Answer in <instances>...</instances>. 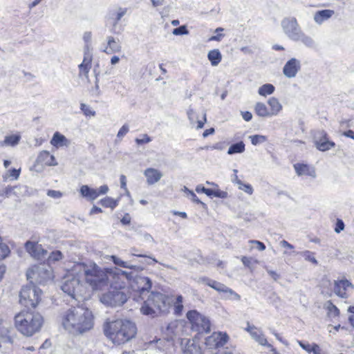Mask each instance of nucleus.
<instances>
[{
	"label": "nucleus",
	"mask_w": 354,
	"mask_h": 354,
	"mask_svg": "<svg viewBox=\"0 0 354 354\" xmlns=\"http://www.w3.org/2000/svg\"><path fill=\"white\" fill-rule=\"evenodd\" d=\"M187 318L189 320L192 330L201 333H208L210 330V322L207 317L201 314L196 310L187 313Z\"/></svg>",
	"instance_id": "9d476101"
},
{
	"label": "nucleus",
	"mask_w": 354,
	"mask_h": 354,
	"mask_svg": "<svg viewBox=\"0 0 354 354\" xmlns=\"http://www.w3.org/2000/svg\"><path fill=\"white\" fill-rule=\"evenodd\" d=\"M129 131V125L125 124H124L118 131L117 137L118 138H122Z\"/></svg>",
	"instance_id": "4d7b16f0"
},
{
	"label": "nucleus",
	"mask_w": 354,
	"mask_h": 354,
	"mask_svg": "<svg viewBox=\"0 0 354 354\" xmlns=\"http://www.w3.org/2000/svg\"><path fill=\"white\" fill-rule=\"evenodd\" d=\"M296 174L299 176H307L313 178L317 176L314 167L304 163H296L293 165Z\"/></svg>",
	"instance_id": "aec40b11"
},
{
	"label": "nucleus",
	"mask_w": 354,
	"mask_h": 354,
	"mask_svg": "<svg viewBox=\"0 0 354 354\" xmlns=\"http://www.w3.org/2000/svg\"><path fill=\"white\" fill-rule=\"evenodd\" d=\"M214 197H217V198H225L227 197V193L225 191L216 189V190H214Z\"/></svg>",
	"instance_id": "680f3d73"
},
{
	"label": "nucleus",
	"mask_w": 354,
	"mask_h": 354,
	"mask_svg": "<svg viewBox=\"0 0 354 354\" xmlns=\"http://www.w3.org/2000/svg\"><path fill=\"white\" fill-rule=\"evenodd\" d=\"M229 337L226 333L214 332L205 339V345L209 348H216L224 346L228 341Z\"/></svg>",
	"instance_id": "4468645a"
},
{
	"label": "nucleus",
	"mask_w": 354,
	"mask_h": 354,
	"mask_svg": "<svg viewBox=\"0 0 354 354\" xmlns=\"http://www.w3.org/2000/svg\"><path fill=\"white\" fill-rule=\"evenodd\" d=\"M250 243L256 245V248L259 251H263L266 249V245L263 242L256 240H251L249 241Z\"/></svg>",
	"instance_id": "bf43d9fd"
},
{
	"label": "nucleus",
	"mask_w": 354,
	"mask_h": 354,
	"mask_svg": "<svg viewBox=\"0 0 354 354\" xmlns=\"http://www.w3.org/2000/svg\"><path fill=\"white\" fill-rule=\"evenodd\" d=\"M183 323L178 321H174L171 322L167 326V330L171 332L174 336H177L179 335V331L183 328Z\"/></svg>",
	"instance_id": "e433bc0d"
},
{
	"label": "nucleus",
	"mask_w": 354,
	"mask_h": 354,
	"mask_svg": "<svg viewBox=\"0 0 354 354\" xmlns=\"http://www.w3.org/2000/svg\"><path fill=\"white\" fill-rule=\"evenodd\" d=\"M319 135L320 136L319 137L317 136L315 137V145L317 149L326 151L335 146L334 142L328 140L327 133L324 131L319 132Z\"/></svg>",
	"instance_id": "a211bd4d"
},
{
	"label": "nucleus",
	"mask_w": 354,
	"mask_h": 354,
	"mask_svg": "<svg viewBox=\"0 0 354 354\" xmlns=\"http://www.w3.org/2000/svg\"><path fill=\"white\" fill-rule=\"evenodd\" d=\"M109 284L110 288L126 290L127 281L131 277V272L121 270L118 268H108Z\"/></svg>",
	"instance_id": "9b49d317"
},
{
	"label": "nucleus",
	"mask_w": 354,
	"mask_h": 354,
	"mask_svg": "<svg viewBox=\"0 0 354 354\" xmlns=\"http://www.w3.org/2000/svg\"><path fill=\"white\" fill-rule=\"evenodd\" d=\"M135 141L138 145H141L150 142L151 139L147 134H143L142 138H137Z\"/></svg>",
	"instance_id": "603ef678"
},
{
	"label": "nucleus",
	"mask_w": 354,
	"mask_h": 354,
	"mask_svg": "<svg viewBox=\"0 0 354 354\" xmlns=\"http://www.w3.org/2000/svg\"><path fill=\"white\" fill-rule=\"evenodd\" d=\"M37 161L47 166H56L58 165L55 156L47 151H43L39 154Z\"/></svg>",
	"instance_id": "a878e982"
},
{
	"label": "nucleus",
	"mask_w": 354,
	"mask_h": 354,
	"mask_svg": "<svg viewBox=\"0 0 354 354\" xmlns=\"http://www.w3.org/2000/svg\"><path fill=\"white\" fill-rule=\"evenodd\" d=\"M63 328L73 335H82L94 326V316L91 310L82 306L73 307L60 316Z\"/></svg>",
	"instance_id": "f03ea898"
},
{
	"label": "nucleus",
	"mask_w": 354,
	"mask_h": 354,
	"mask_svg": "<svg viewBox=\"0 0 354 354\" xmlns=\"http://www.w3.org/2000/svg\"><path fill=\"white\" fill-rule=\"evenodd\" d=\"M183 297L181 295H178L176 299V301L174 304V313L177 315H180L183 311Z\"/></svg>",
	"instance_id": "ea45409f"
},
{
	"label": "nucleus",
	"mask_w": 354,
	"mask_h": 354,
	"mask_svg": "<svg viewBox=\"0 0 354 354\" xmlns=\"http://www.w3.org/2000/svg\"><path fill=\"white\" fill-rule=\"evenodd\" d=\"M105 336L115 344H124L133 339L137 333L136 324L127 319L106 322L103 326Z\"/></svg>",
	"instance_id": "7ed1b4c3"
},
{
	"label": "nucleus",
	"mask_w": 354,
	"mask_h": 354,
	"mask_svg": "<svg viewBox=\"0 0 354 354\" xmlns=\"http://www.w3.org/2000/svg\"><path fill=\"white\" fill-rule=\"evenodd\" d=\"M127 12V8H118L115 12L113 13V17H111L113 20L112 27L110 29V32L114 34H119L120 32L116 30V27L118 26V22L122 18L123 16L126 15Z\"/></svg>",
	"instance_id": "393cba45"
},
{
	"label": "nucleus",
	"mask_w": 354,
	"mask_h": 354,
	"mask_svg": "<svg viewBox=\"0 0 354 354\" xmlns=\"http://www.w3.org/2000/svg\"><path fill=\"white\" fill-rule=\"evenodd\" d=\"M144 175L149 185H154L162 177V174L160 171L151 167L146 169L144 171Z\"/></svg>",
	"instance_id": "412c9836"
},
{
	"label": "nucleus",
	"mask_w": 354,
	"mask_h": 354,
	"mask_svg": "<svg viewBox=\"0 0 354 354\" xmlns=\"http://www.w3.org/2000/svg\"><path fill=\"white\" fill-rule=\"evenodd\" d=\"M301 68V62L296 58H291L283 66V74L288 78H294L300 71Z\"/></svg>",
	"instance_id": "f3484780"
},
{
	"label": "nucleus",
	"mask_w": 354,
	"mask_h": 354,
	"mask_svg": "<svg viewBox=\"0 0 354 354\" xmlns=\"http://www.w3.org/2000/svg\"><path fill=\"white\" fill-rule=\"evenodd\" d=\"M10 253L9 247L4 243H2L1 237L0 236V261L6 259Z\"/></svg>",
	"instance_id": "a19ab883"
},
{
	"label": "nucleus",
	"mask_w": 354,
	"mask_h": 354,
	"mask_svg": "<svg viewBox=\"0 0 354 354\" xmlns=\"http://www.w3.org/2000/svg\"><path fill=\"white\" fill-rule=\"evenodd\" d=\"M189 196H190V198L191 200L197 203V204H201L202 205L203 207H205L206 205L203 203L198 197L194 193V192H189Z\"/></svg>",
	"instance_id": "e2e57ef3"
},
{
	"label": "nucleus",
	"mask_w": 354,
	"mask_h": 354,
	"mask_svg": "<svg viewBox=\"0 0 354 354\" xmlns=\"http://www.w3.org/2000/svg\"><path fill=\"white\" fill-rule=\"evenodd\" d=\"M221 294H223L222 298L224 299H229L233 301H239L241 299V296L235 291H234L232 289L227 287V286H225Z\"/></svg>",
	"instance_id": "473e14b6"
},
{
	"label": "nucleus",
	"mask_w": 354,
	"mask_h": 354,
	"mask_svg": "<svg viewBox=\"0 0 354 354\" xmlns=\"http://www.w3.org/2000/svg\"><path fill=\"white\" fill-rule=\"evenodd\" d=\"M254 112L255 113L262 118H268L270 117L269 109L267 106L261 102H258L254 105Z\"/></svg>",
	"instance_id": "c756f323"
},
{
	"label": "nucleus",
	"mask_w": 354,
	"mask_h": 354,
	"mask_svg": "<svg viewBox=\"0 0 354 354\" xmlns=\"http://www.w3.org/2000/svg\"><path fill=\"white\" fill-rule=\"evenodd\" d=\"M91 55L88 53L85 52L82 62L78 66L79 76L85 77L88 79V73L91 68Z\"/></svg>",
	"instance_id": "4be33fe9"
},
{
	"label": "nucleus",
	"mask_w": 354,
	"mask_h": 354,
	"mask_svg": "<svg viewBox=\"0 0 354 354\" xmlns=\"http://www.w3.org/2000/svg\"><path fill=\"white\" fill-rule=\"evenodd\" d=\"M129 283L133 299L136 301L144 300L151 288V281L149 277L141 275L133 277L132 273Z\"/></svg>",
	"instance_id": "423d86ee"
},
{
	"label": "nucleus",
	"mask_w": 354,
	"mask_h": 354,
	"mask_svg": "<svg viewBox=\"0 0 354 354\" xmlns=\"http://www.w3.org/2000/svg\"><path fill=\"white\" fill-rule=\"evenodd\" d=\"M198 282L209 286V284H212V283L213 282V279H209L208 277H203L198 278Z\"/></svg>",
	"instance_id": "0e129e2a"
},
{
	"label": "nucleus",
	"mask_w": 354,
	"mask_h": 354,
	"mask_svg": "<svg viewBox=\"0 0 354 354\" xmlns=\"http://www.w3.org/2000/svg\"><path fill=\"white\" fill-rule=\"evenodd\" d=\"M299 345L305 350L307 353H311L312 349H313V344H310L308 342H304L302 341L298 340L297 341Z\"/></svg>",
	"instance_id": "6e6d98bb"
},
{
	"label": "nucleus",
	"mask_w": 354,
	"mask_h": 354,
	"mask_svg": "<svg viewBox=\"0 0 354 354\" xmlns=\"http://www.w3.org/2000/svg\"><path fill=\"white\" fill-rule=\"evenodd\" d=\"M108 268L94 262L75 263L69 274L64 277L62 290L73 299L80 301L90 297L88 285L93 291L102 290L109 285Z\"/></svg>",
	"instance_id": "f257e3e1"
},
{
	"label": "nucleus",
	"mask_w": 354,
	"mask_h": 354,
	"mask_svg": "<svg viewBox=\"0 0 354 354\" xmlns=\"http://www.w3.org/2000/svg\"><path fill=\"white\" fill-rule=\"evenodd\" d=\"M106 41L107 46L103 50L104 53H106V54H112L120 53L121 51V45L119 44V41H116V39L113 37L108 36L106 37Z\"/></svg>",
	"instance_id": "b1692460"
},
{
	"label": "nucleus",
	"mask_w": 354,
	"mask_h": 354,
	"mask_svg": "<svg viewBox=\"0 0 354 354\" xmlns=\"http://www.w3.org/2000/svg\"><path fill=\"white\" fill-rule=\"evenodd\" d=\"M241 115L244 120L249 122L252 118V114L250 111H242Z\"/></svg>",
	"instance_id": "69168bd1"
},
{
	"label": "nucleus",
	"mask_w": 354,
	"mask_h": 354,
	"mask_svg": "<svg viewBox=\"0 0 354 354\" xmlns=\"http://www.w3.org/2000/svg\"><path fill=\"white\" fill-rule=\"evenodd\" d=\"M328 314L330 317H337L339 315V310L330 301L326 304Z\"/></svg>",
	"instance_id": "58836bf2"
},
{
	"label": "nucleus",
	"mask_w": 354,
	"mask_h": 354,
	"mask_svg": "<svg viewBox=\"0 0 354 354\" xmlns=\"http://www.w3.org/2000/svg\"><path fill=\"white\" fill-rule=\"evenodd\" d=\"M21 139V136L19 135H11L7 136L5 137L3 141L1 142V146H16L18 145L19 140Z\"/></svg>",
	"instance_id": "f704fd0d"
},
{
	"label": "nucleus",
	"mask_w": 354,
	"mask_h": 354,
	"mask_svg": "<svg viewBox=\"0 0 354 354\" xmlns=\"http://www.w3.org/2000/svg\"><path fill=\"white\" fill-rule=\"evenodd\" d=\"M249 138L251 143L254 146L263 143L267 140V137L263 135H252L249 136Z\"/></svg>",
	"instance_id": "79ce46f5"
},
{
	"label": "nucleus",
	"mask_w": 354,
	"mask_h": 354,
	"mask_svg": "<svg viewBox=\"0 0 354 354\" xmlns=\"http://www.w3.org/2000/svg\"><path fill=\"white\" fill-rule=\"evenodd\" d=\"M80 109L86 116H94L95 115V111L84 103L80 104Z\"/></svg>",
	"instance_id": "de8ad7c7"
},
{
	"label": "nucleus",
	"mask_w": 354,
	"mask_h": 354,
	"mask_svg": "<svg viewBox=\"0 0 354 354\" xmlns=\"http://www.w3.org/2000/svg\"><path fill=\"white\" fill-rule=\"evenodd\" d=\"M269 112L270 117L277 115L282 110L283 106L279 100L274 97L268 99Z\"/></svg>",
	"instance_id": "bb28decb"
},
{
	"label": "nucleus",
	"mask_w": 354,
	"mask_h": 354,
	"mask_svg": "<svg viewBox=\"0 0 354 354\" xmlns=\"http://www.w3.org/2000/svg\"><path fill=\"white\" fill-rule=\"evenodd\" d=\"M334 14L335 11L333 10H318L314 14L313 19L317 24L321 25L331 18Z\"/></svg>",
	"instance_id": "5701e85b"
},
{
	"label": "nucleus",
	"mask_w": 354,
	"mask_h": 354,
	"mask_svg": "<svg viewBox=\"0 0 354 354\" xmlns=\"http://www.w3.org/2000/svg\"><path fill=\"white\" fill-rule=\"evenodd\" d=\"M252 258L247 257H243L241 258V261L243 262V265L248 268H250L252 264Z\"/></svg>",
	"instance_id": "338daca9"
},
{
	"label": "nucleus",
	"mask_w": 354,
	"mask_h": 354,
	"mask_svg": "<svg viewBox=\"0 0 354 354\" xmlns=\"http://www.w3.org/2000/svg\"><path fill=\"white\" fill-rule=\"evenodd\" d=\"M119 199L115 200L111 197H105L100 201V203L104 207H110L112 209L118 205Z\"/></svg>",
	"instance_id": "4c0bfd02"
},
{
	"label": "nucleus",
	"mask_w": 354,
	"mask_h": 354,
	"mask_svg": "<svg viewBox=\"0 0 354 354\" xmlns=\"http://www.w3.org/2000/svg\"><path fill=\"white\" fill-rule=\"evenodd\" d=\"M92 39V33L90 31H86L83 35V40L85 42V48L88 49Z\"/></svg>",
	"instance_id": "864d4df0"
},
{
	"label": "nucleus",
	"mask_w": 354,
	"mask_h": 354,
	"mask_svg": "<svg viewBox=\"0 0 354 354\" xmlns=\"http://www.w3.org/2000/svg\"><path fill=\"white\" fill-rule=\"evenodd\" d=\"M187 114L189 120L192 124H193L195 121V112L194 109L191 107H189V109L187 111Z\"/></svg>",
	"instance_id": "052dcab7"
},
{
	"label": "nucleus",
	"mask_w": 354,
	"mask_h": 354,
	"mask_svg": "<svg viewBox=\"0 0 354 354\" xmlns=\"http://www.w3.org/2000/svg\"><path fill=\"white\" fill-rule=\"evenodd\" d=\"M47 196L53 198H60L63 196V193L58 190L49 189Z\"/></svg>",
	"instance_id": "5fc2aeb1"
},
{
	"label": "nucleus",
	"mask_w": 354,
	"mask_h": 354,
	"mask_svg": "<svg viewBox=\"0 0 354 354\" xmlns=\"http://www.w3.org/2000/svg\"><path fill=\"white\" fill-rule=\"evenodd\" d=\"M245 330H246L250 334L251 338L259 344L268 348H272L271 344L268 342L267 339L260 328H258L254 325H251L249 322H247V326L245 328Z\"/></svg>",
	"instance_id": "2eb2a0df"
},
{
	"label": "nucleus",
	"mask_w": 354,
	"mask_h": 354,
	"mask_svg": "<svg viewBox=\"0 0 354 354\" xmlns=\"http://www.w3.org/2000/svg\"><path fill=\"white\" fill-rule=\"evenodd\" d=\"M300 254L305 259L306 261H310L315 265H317L318 262L315 257V253L309 250L301 252Z\"/></svg>",
	"instance_id": "c03bdc74"
},
{
	"label": "nucleus",
	"mask_w": 354,
	"mask_h": 354,
	"mask_svg": "<svg viewBox=\"0 0 354 354\" xmlns=\"http://www.w3.org/2000/svg\"><path fill=\"white\" fill-rule=\"evenodd\" d=\"M225 285L222 283H220L218 281H216L215 280H213V282L212 283V284H209V287H211L212 288L214 289L215 290H216L219 293H222L224 288H225Z\"/></svg>",
	"instance_id": "8fccbe9b"
},
{
	"label": "nucleus",
	"mask_w": 354,
	"mask_h": 354,
	"mask_svg": "<svg viewBox=\"0 0 354 354\" xmlns=\"http://www.w3.org/2000/svg\"><path fill=\"white\" fill-rule=\"evenodd\" d=\"M25 248L31 257L38 260L45 259L48 254L47 250L37 242L28 241L25 243Z\"/></svg>",
	"instance_id": "dca6fc26"
},
{
	"label": "nucleus",
	"mask_w": 354,
	"mask_h": 354,
	"mask_svg": "<svg viewBox=\"0 0 354 354\" xmlns=\"http://www.w3.org/2000/svg\"><path fill=\"white\" fill-rule=\"evenodd\" d=\"M295 41H301L308 48H314L315 46L314 39L311 37L305 34L303 31L299 34L298 37L296 38Z\"/></svg>",
	"instance_id": "2f4dec72"
},
{
	"label": "nucleus",
	"mask_w": 354,
	"mask_h": 354,
	"mask_svg": "<svg viewBox=\"0 0 354 354\" xmlns=\"http://www.w3.org/2000/svg\"><path fill=\"white\" fill-rule=\"evenodd\" d=\"M245 145L243 141L238 142L236 143H234L232 145L228 150H227V154L229 155H233L235 153H241L245 151Z\"/></svg>",
	"instance_id": "72a5a7b5"
},
{
	"label": "nucleus",
	"mask_w": 354,
	"mask_h": 354,
	"mask_svg": "<svg viewBox=\"0 0 354 354\" xmlns=\"http://www.w3.org/2000/svg\"><path fill=\"white\" fill-rule=\"evenodd\" d=\"M281 26L286 36L293 41L302 32V29L295 17L283 18L281 21Z\"/></svg>",
	"instance_id": "f8f14e48"
},
{
	"label": "nucleus",
	"mask_w": 354,
	"mask_h": 354,
	"mask_svg": "<svg viewBox=\"0 0 354 354\" xmlns=\"http://www.w3.org/2000/svg\"><path fill=\"white\" fill-rule=\"evenodd\" d=\"M207 58L212 66H216L221 62L222 55L218 49H213L209 51Z\"/></svg>",
	"instance_id": "c85d7f7f"
},
{
	"label": "nucleus",
	"mask_w": 354,
	"mask_h": 354,
	"mask_svg": "<svg viewBox=\"0 0 354 354\" xmlns=\"http://www.w3.org/2000/svg\"><path fill=\"white\" fill-rule=\"evenodd\" d=\"M127 299L126 290L110 288L100 296V301L107 306L116 307L122 306Z\"/></svg>",
	"instance_id": "1a4fd4ad"
},
{
	"label": "nucleus",
	"mask_w": 354,
	"mask_h": 354,
	"mask_svg": "<svg viewBox=\"0 0 354 354\" xmlns=\"http://www.w3.org/2000/svg\"><path fill=\"white\" fill-rule=\"evenodd\" d=\"M169 308L168 298L165 295L151 292L147 299H144L140 312L144 315L155 317L160 313L168 312Z\"/></svg>",
	"instance_id": "39448f33"
},
{
	"label": "nucleus",
	"mask_w": 354,
	"mask_h": 354,
	"mask_svg": "<svg viewBox=\"0 0 354 354\" xmlns=\"http://www.w3.org/2000/svg\"><path fill=\"white\" fill-rule=\"evenodd\" d=\"M106 185L100 186L98 189H93L88 185H82L80 189L81 196L88 201H94L100 195L106 194L109 192Z\"/></svg>",
	"instance_id": "ddd939ff"
},
{
	"label": "nucleus",
	"mask_w": 354,
	"mask_h": 354,
	"mask_svg": "<svg viewBox=\"0 0 354 354\" xmlns=\"http://www.w3.org/2000/svg\"><path fill=\"white\" fill-rule=\"evenodd\" d=\"M63 257L62 253L59 250L52 252L48 257V264L55 263L61 260Z\"/></svg>",
	"instance_id": "37998d69"
},
{
	"label": "nucleus",
	"mask_w": 354,
	"mask_h": 354,
	"mask_svg": "<svg viewBox=\"0 0 354 354\" xmlns=\"http://www.w3.org/2000/svg\"><path fill=\"white\" fill-rule=\"evenodd\" d=\"M349 288H353V285L347 279L335 281L334 292L338 297L342 298H347V290Z\"/></svg>",
	"instance_id": "6ab92c4d"
},
{
	"label": "nucleus",
	"mask_w": 354,
	"mask_h": 354,
	"mask_svg": "<svg viewBox=\"0 0 354 354\" xmlns=\"http://www.w3.org/2000/svg\"><path fill=\"white\" fill-rule=\"evenodd\" d=\"M28 279L35 280L39 284L53 279V271L48 264L40 263L29 268L26 272Z\"/></svg>",
	"instance_id": "6e6552de"
},
{
	"label": "nucleus",
	"mask_w": 354,
	"mask_h": 354,
	"mask_svg": "<svg viewBox=\"0 0 354 354\" xmlns=\"http://www.w3.org/2000/svg\"><path fill=\"white\" fill-rule=\"evenodd\" d=\"M41 290L33 284L24 286L19 294V301L25 307L35 308L40 301Z\"/></svg>",
	"instance_id": "0eeeda50"
},
{
	"label": "nucleus",
	"mask_w": 354,
	"mask_h": 354,
	"mask_svg": "<svg viewBox=\"0 0 354 354\" xmlns=\"http://www.w3.org/2000/svg\"><path fill=\"white\" fill-rule=\"evenodd\" d=\"M275 88L271 84H265L260 86L258 89V93L263 97H266L268 95H271L274 92Z\"/></svg>",
	"instance_id": "c9c22d12"
},
{
	"label": "nucleus",
	"mask_w": 354,
	"mask_h": 354,
	"mask_svg": "<svg viewBox=\"0 0 354 354\" xmlns=\"http://www.w3.org/2000/svg\"><path fill=\"white\" fill-rule=\"evenodd\" d=\"M172 33L174 35H188L189 31L185 26H180L178 28H176L173 30Z\"/></svg>",
	"instance_id": "3c124183"
},
{
	"label": "nucleus",
	"mask_w": 354,
	"mask_h": 354,
	"mask_svg": "<svg viewBox=\"0 0 354 354\" xmlns=\"http://www.w3.org/2000/svg\"><path fill=\"white\" fill-rule=\"evenodd\" d=\"M185 354H203L201 348L194 343L189 344L184 351Z\"/></svg>",
	"instance_id": "a18cd8bd"
},
{
	"label": "nucleus",
	"mask_w": 354,
	"mask_h": 354,
	"mask_svg": "<svg viewBox=\"0 0 354 354\" xmlns=\"http://www.w3.org/2000/svg\"><path fill=\"white\" fill-rule=\"evenodd\" d=\"M238 188L250 195H252L254 192L251 185L244 183L243 181L238 182Z\"/></svg>",
	"instance_id": "49530a36"
},
{
	"label": "nucleus",
	"mask_w": 354,
	"mask_h": 354,
	"mask_svg": "<svg viewBox=\"0 0 354 354\" xmlns=\"http://www.w3.org/2000/svg\"><path fill=\"white\" fill-rule=\"evenodd\" d=\"M312 353L313 354H322V350L318 344L313 343Z\"/></svg>",
	"instance_id": "774afa93"
},
{
	"label": "nucleus",
	"mask_w": 354,
	"mask_h": 354,
	"mask_svg": "<svg viewBox=\"0 0 354 354\" xmlns=\"http://www.w3.org/2000/svg\"><path fill=\"white\" fill-rule=\"evenodd\" d=\"M43 324V317L35 311L22 310L15 317V326L17 330L26 337H31L39 332Z\"/></svg>",
	"instance_id": "20e7f679"
},
{
	"label": "nucleus",
	"mask_w": 354,
	"mask_h": 354,
	"mask_svg": "<svg viewBox=\"0 0 354 354\" xmlns=\"http://www.w3.org/2000/svg\"><path fill=\"white\" fill-rule=\"evenodd\" d=\"M223 30H224V29L223 28H221V27L217 28L214 30V32L216 33V35L209 37V41H220L225 36L223 34L221 33V32H223Z\"/></svg>",
	"instance_id": "09e8293b"
},
{
	"label": "nucleus",
	"mask_w": 354,
	"mask_h": 354,
	"mask_svg": "<svg viewBox=\"0 0 354 354\" xmlns=\"http://www.w3.org/2000/svg\"><path fill=\"white\" fill-rule=\"evenodd\" d=\"M50 144L56 148H59L61 147L68 146L70 145V141L64 135L57 131L53 134L50 140Z\"/></svg>",
	"instance_id": "cd10ccee"
},
{
	"label": "nucleus",
	"mask_w": 354,
	"mask_h": 354,
	"mask_svg": "<svg viewBox=\"0 0 354 354\" xmlns=\"http://www.w3.org/2000/svg\"><path fill=\"white\" fill-rule=\"evenodd\" d=\"M344 223L343 222V221L342 219H337V222H336V224H335V232L337 234L340 233L342 231L344 230Z\"/></svg>",
	"instance_id": "13d9d810"
},
{
	"label": "nucleus",
	"mask_w": 354,
	"mask_h": 354,
	"mask_svg": "<svg viewBox=\"0 0 354 354\" xmlns=\"http://www.w3.org/2000/svg\"><path fill=\"white\" fill-rule=\"evenodd\" d=\"M110 258L112 260L113 263L118 267L129 268V269L135 270H137L139 269L138 266H135V265H131L129 262L122 260L120 258L118 257L117 256L111 255L110 257Z\"/></svg>",
	"instance_id": "7c9ffc66"
}]
</instances>
